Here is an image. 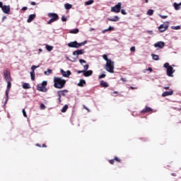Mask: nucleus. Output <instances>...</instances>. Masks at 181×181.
<instances>
[{
	"label": "nucleus",
	"mask_w": 181,
	"mask_h": 181,
	"mask_svg": "<svg viewBox=\"0 0 181 181\" xmlns=\"http://www.w3.org/2000/svg\"><path fill=\"white\" fill-rule=\"evenodd\" d=\"M66 86V80L59 77L54 78V87L55 88H63Z\"/></svg>",
	"instance_id": "obj_1"
},
{
	"label": "nucleus",
	"mask_w": 181,
	"mask_h": 181,
	"mask_svg": "<svg viewBox=\"0 0 181 181\" xmlns=\"http://www.w3.org/2000/svg\"><path fill=\"white\" fill-rule=\"evenodd\" d=\"M163 67L165 69H167V76H168V77H173V73H175V69H173V66H170L169 63L166 62L163 64Z\"/></svg>",
	"instance_id": "obj_2"
},
{
	"label": "nucleus",
	"mask_w": 181,
	"mask_h": 181,
	"mask_svg": "<svg viewBox=\"0 0 181 181\" xmlns=\"http://www.w3.org/2000/svg\"><path fill=\"white\" fill-rule=\"evenodd\" d=\"M86 43H87V40H85L81 43L77 42V41H74L68 43V47H74L75 49H78V47H81V46H84V45H86Z\"/></svg>",
	"instance_id": "obj_3"
},
{
	"label": "nucleus",
	"mask_w": 181,
	"mask_h": 181,
	"mask_svg": "<svg viewBox=\"0 0 181 181\" xmlns=\"http://www.w3.org/2000/svg\"><path fill=\"white\" fill-rule=\"evenodd\" d=\"M48 18H50L49 21L47 22L48 25H52L53 22L59 21V15L56 13H49L47 14Z\"/></svg>",
	"instance_id": "obj_4"
},
{
	"label": "nucleus",
	"mask_w": 181,
	"mask_h": 181,
	"mask_svg": "<svg viewBox=\"0 0 181 181\" xmlns=\"http://www.w3.org/2000/svg\"><path fill=\"white\" fill-rule=\"evenodd\" d=\"M46 86H47V81H44L42 82V83H40L37 86V90L38 91H42V93H46L47 91Z\"/></svg>",
	"instance_id": "obj_5"
},
{
	"label": "nucleus",
	"mask_w": 181,
	"mask_h": 181,
	"mask_svg": "<svg viewBox=\"0 0 181 181\" xmlns=\"http://www.w3.org/2000/svg\"><path fill=\"white\" fill-rule=\"evenodd\" d=\"M105 69L109 73H114V65H112V61H108L106 62V64L105 66Z\"/></svg>",
	"instance_id": "obj_6"
},
{
	"label": "nucleus",
	"mask_w": 181,
	"mask_h": 181,
	"mask_svg": "<svg viewBox=\"0 0 181 181\" xmlns=\"http://www.w3.org/2000/svg\"><path fill=\"white\" fill-rule=\"evenodd\" d=\"M12 81H6L7 83V88H6V101H8V100H9V91H11V88L12 87V83H11Z\"/></svg>",
	"instance_id": "obj_7"
},
{
	"label": "nucleus",
	"mask_w": 181,
	"mask_h": 181,
	"mask_svg": "<svg viewBox=\"0 0 181 181\" xmlns=\"http://www.w3.org/2000/svg\"><path fill=\"white\" fill-rule=\"evenodd\" d=\"M4 80L6 81H12V77L11 76V72L8 70L4 71Z\"/></svg>",
	"instance_id": "obj_8"
},
{
	"label": "nucleus",
	"mask_w": 181,
	"mask_h": 181,
	"mask_svg": "<svg viewBox=\"0 0 181 181\" xmlns=\"http://www.w3.org/2000/svg\"><path fill=\"white\" fill-rule=\"evenodd\" d=\"M38 67H39V65L38 66L33 65L31 67L30 76H31L32 81H35V70H36V69H37Z\"/></svg>",
	"instance_id": "obj_9"
},
{
	"label": "nucleus",
	"mask_w": 181,
	"mask_h": 181,
	"mask_svg": "<svg viewBox=\"0 0 181 181\" xmlns=\"http://www.w3.org/2000/svg\"><path fill=\"white\" fill-rule=\"evenodd\" d=\"M168 28H169V24H162L158 27V30L162 33L168 30Z\"/></svg>",
	"instance_id": "obj_10"
},
{
	"label": "nucleus",
	"mask_w": 181,
	"mask_h": 181,
	"mask_svg": "<svg viewBox=\"0 0 181 181\" xmlns=\"http://www.w3.org/2000/svg\"><path fill=\"white\" fill-rule=\"evenodd\" d=\"M1 11H3L4 13L9 15L11 12V6L4 5V7L1 8Z\"/></svg>",
	"instance_id": "obj_11"
},
{
	"label": "nucleus",
	"mask_w": 181,
	"mask_h": 181,
	"mask_svg": "<svg viewBox=\"0 0 181 181\" xmlns=\"http://www.w3.org/2000/svg\"><path fill=\"white\" fill-rule=\"evenodd\" d=\"M121 6H122L121 2L118 3L116 6H115L114 12H115L116 13L121 12Z\"/></svg>",
	"instance_id": "obj_12"
},
{
	"label": "nucleus",
	"mask_w": 181,
	"mask_h": 181,
	"mask_svg": "<svg viewBox=\"0 0 181 181\" xmlns=\"http://www.w3.org/2000/svg\"><path fill=\"white\" fill-rule=\"evenodd\" d=\"M154 47H159V49H163V47H165V43L162 41H159L154 44Z\"/></svg>",
	"instance_id": "obj_13"
},
{
	"label": "nucleus",
	"mask_w": 181,
	"mask_h": 181,
	"mask_svg": "<svg viewBox=\"0 0 181 181\" xmlns=\"http://www.w3.org/2000/svg\"><path fill=\"white\" fill-rule=\"evenodd\" d=\"M141 114H146V112H153V110L149 107H146L141 111Z\"/></svg>",
	"instance_id": "obj_14"
},
{
	"label": "nucleus",
	"mask_w": 181,
	"mask_h": 181,
	"mask_svg": "<svg viewBox=\"0 0 181 181\" xmlns=\"http://www.w3.org/2000/svg\"><path fill=\"white\" fill-rule=\"evenodd\" d=\"M80 54H84V49H77L73 52L74 56H80Z\"/></svg>",
	"instance_id": "obj_15"
},
{
	"label": "nucleus",
	"mask_w": 181,
	"mask_h": 181,
	"mask_svg": "<svg viewBox=\"0 0 181 181\" xmlns=\"http://www.w3.org/2000/svg\"><path fill=\"white\" fill-rule=\"evenodd\" d=\"M61 73L64 77H69L71 74V71H64L63 69L61 70Z\"/></svg>",
	"instance_id": "obj_16"
},
{
	"label": "nucleus",
	"mask_w": 181,
	"mask_h": 181,
	"mask_svg": "<svg viewBox=\"0 0 181 181\" xmlns=\"http://www.w3.org/2000/svg\"><path fill=\"white\" fill-rule=\"evenodd\" d=\"M173 95V90L165 91L162 93V97H168V95Z\"/></svg>",
	"instance_id": "obj_17"
},
{
	"label": "nucleus",
	"mask_w": 181,
	"mask_h": 181,
	"mask_svg": "<svg viewBox=\"0 0 181 181\" xmlns=\"http://www.w3.org/2000/svg\"><path fill=\"white\" fill-rule=\"evenodd\" d=\"M65 93H69V90H59L57 92L58 97H62V95H63L64 97L66 95Z\"/></svg>",
	"instance_id": "obj_18"
},
{
	"label": "nucleus",
	"mask_w": 181,
	"mask_h": 181,
	"mask_svg": "<svg viewBox=\"0 0 181 181\" xmlns=\"http://www.w3.org/2000/svg\"><path fill=\"white\" fill-rule=\"evenodd\" d=\"M35 18H36V14L30 15L27 20L28 23H30V22H32L35 19Z\"/></svg>",
	"instance_id": "obj_19"
},
{
	"label": "nucleus",
	"mask_w": 181,
	"mask_h": 181,
	"mask_svg": "<svg viewBox=\"0 0 181 181\" xmlns=\"http://www.w3.org/2000/svg\"><path fill=\"white\" fill-rule=\"evenodd\" d=\"M93 74V71L91 70L89 71H83V76L85 77H90Z\"/></svg>",
	"instance_id": "obj_20"
},
{
	"label": "nucleus",
	"mask_w": 181,
	"mask_h": 181,
	"mask_svg": "<svg viewBox=\"0 0 181 181\" xmlns=\"http://www.w3.org/2000/svg\"><path fill=\"white\" fill-rule=\"evenodd\" d=\"M100 86H101V87H104L105 88H107V87H108V83L104 81H101Z\"/></svg>",
	"instance_id": "obj_21"
},
{
	"label": "nucleus",
	"mask_w": 181,
	"mask_h": 181,
	"mask_svg": "<svg viewBox=\"0 0 181 181\" xmlns=\"http://www.w3.org/2000/svg\"><path fill=\"white\" fill-rule=\"evenodd\" d=\"M78 86L79 87H84V86H86V81L83 80V79H81L80 82L78 83Z\"/></svg>",
	"instance_id": "obj_22"
},
{
	"label": "nucleus",
	"mask_w": 181,
	"mask_h": 181,
	"mask_svg": "<svg viewBox=\"0 0 181 181\" xmlns=\"http://www.w3.org/2000/svg\"><path fill=\"white\" fill-rule=\"evenodd\" d=\"M23 88H24V90H28V89L30 88V85L28 83H24L23 84Z\"/></svg>",
	"instance_id": "obj_23"
},
{
	"label": "nucleus",
	"mask_w": 181,
	"mask_h": 181,
	"mask_svg": "<svg viewBox=\"0 0 181 181\" xmlns=\"http://www.w3.org/2000/svg\"><path fill=\"white\" fill-rule=\"evenodd\" d=\"M180 3L177 4V3H174L173 6L175 9V11H179V9H180Z\"/></svg>",
	"instance_id": "obj_24"
},
{
	"label": "nucleus",
	"mask_w": 181,
	"mask_h": 181,
	"mask_svg": "<svg viewBox=\"0 0 181 181\" xmlns=\"http://www.w3.org/2000/svg\"><path fill=\"white\" fill-rule=\"evenodd\" d=\"M79 30L78 28H75L74 30H71L69 31V33H71L73 35H77V33H78Z\"/></svg>",
	"instance_id": "obj_25"
},
{
	"label": "nucleus",
	"mask_w": 181,
	"mask_h": 181,
	"mask_svg": "<svg viewBox=\"0 0 181 181\" xmlns=\"http://www.w3.org/2000/svg\"><path fill=\"white\" fill-rule=\"evenodd\" d=\"M64 7H65V9H71V8H73V5L69 3H66L64 4Z\"/></svg>",
	"instance_id": "obj_26"
},
{
	"label": "nucleus",
	"mask_w": 181,
	"mask_h": 181,
	"mask_svg": "<svg viewBox=\"0 0 181 181\" xmlns=\"http://www.w3.org/2000/svg\"><path fill=\"white\" fill-rule=\"evenodd\" d=\"M52 73H53V71L50 69H48L47 71L44 72V74H45V76H49V74H52Z\"/></svg>",
	"instance_id": "obj_27"
},
{
	"label": "nucleus",
	"mask_w": 181,
	"mask_h": 181,
	"mask_svg": "<svg viewBox=\"0 0 181 181\" xmlns=\"http://www.w3.org/2000/svg\"><path fill=\"white\" fill-rule=\"evenodd\" d=\"M151 57H152L153 60H156V61L159 60V56L158 55H156L155 54H152Z\"/></svg>",
	"instance_id": "obj_28"
},
{
	"label": "nucleus",
	"mask_w": 181,
	"mask_h": 181,
	"mask_svg": "<svg viewBox=\"0 0 181 181\" xmlns=\"http://www.w3.org/2000/svg\"><path fill=\"white\" fill-rule=\"evenodd\" d=\"M68 109H69V105H65L62 109V112H66V111H67Z\"/></svg>",
	"instance_id": "obj_29"
},
{
	"label": "nucleus",
	"mask_w": 181,
	"mask_h": 181,
	"mask_svg": "<svg viewBox=\"0 0 181 181\" xmlns=\"http://www.w3.org/2000/svg\"><path fill=\"white\" fill-rule=\"evenodd\" d=\"M92 4H94V0H89L86 2H85V5H86V6L92 5Z\"/></svg>",
	"instance_id": "obj_30"
},
{
	"label": "nucleus",
	"mask_w": 181,
	"mask_h": 181,
	"mask_svg": "<svg viewBox=\"0 0 181 181\" xmlns=\"http://www.w3.org/2000/svg\"><path fill=\"white\" fill-rule=\"evenodd\" d=\"M46 49L48 52H52L53 50V47L50 45H46Z\"/></svg>",
	"instance_id": "obj_31"
},
{
	"label": "nucleus",
	"mask_w": 181,
	"mask_h": 181,
	"mask_svg": "<svg viewBox=\"0 0 181 181\" xmlns=\"http://www.w3.org/2000/svg\"><path fill=\"white\" fill-rule=\"evenodd\" d=\"M147 15H148L149 16H152V15H153V10L150 9L147 11Z\"/></svg>",
	"instance_id": "obj_32"
},
{
	"label": "nucleus",
	"mask_w": 181,
	"mask_h": 181,
	"mask_svg": "<svg viewBox=\"0 0 181 181\" xmlns=\"http://www.w3.org/2000/svg\"><path fill=\"white\" fill-rule=\"evenodd\" d=\"M103 58L104 59V60H105L107 62L111 61V59H108V57H107V54H104L103 56Z\"/></svg>",
	"instance_id": "obj_33"
},
{
	"label": "nucleus",
	"mask_w": 181,
	"mask_h": 181,
	"mask_svg": "<svg viewBox=\"0 0 181 181\" xmlns=\"http://www.w3.org/2000/svg\"><path fill=\"white\" fill-rule=\"evenodd\" d=\"M172 29H174L175 30H179V29H180V26L177 25V26H173L171 27Z\"/></svg>",
	"instance_id": "obj_34"
},
{
	"label": "nucleus",
	"mask_w": 181,
	"mask_h": 181,
	"mask_svg": "<svg viewBox=\"0 0 181 181\" xmlns=\"http://www.w3.org/2000/svg\"><path fill=\"white\" fill-rule=\"evenodd\" d=\"M88 67H90V66L88 64L85 65L83 66V69H84L83 71L88 70Z\"/></svg>",
	"instance_id": "obj_35"
},
{
	"label": "nucleus",
	"mask_w": 181,
	"mask_h": 181,
	"mask_svg": "<svg viewBox=\"0 0 181 181\" xmlns=\"http://www.w3.org/2000/svg\"><path fill=\"white\" fill-rule=\"evenodd\" d=\"M118 21H119V17L118 16H115L114 17V22H118Z\"/></svg>",
	"instance_id": "obj_36"
},
{
	"label": "nucleus",
	"mask_w": 181,
	"mask_h": 181,
	"mask_svg": "<svg viewBox=\"0 0 181 181\" xmlns=\"http://www.w3.org/2000/svg\"><path fill=\"white\" fill-rule=\"evenodd\" d=\"M115 160H116V162H119V163H121V160L118 157H115Z\"/></svg>",
	"instance_id": "obj_37"
},
{
	"label": "nucleus",
	"mask_w": 181,
	"mask_h": 181,
	"mask_svg": "<svg viewBox=\"0 0 181 181\" xmlns=\"http://www.w3.org/2000/svg\"><path fill=\"white\" fill-rule=\"evenodd\" d=\"M40 108H41V110H45V108H46V105H45V104L42 103L40 105Z\"/></svg>",
	"instance_id": "obj_38"
},
{
	"label": "nucleus",
	"mask_w": 181,
	"mask_h": 181,
	"mask_svg": "<svg viewBox=\"0 0 181 181\" xmlns=\"http://www.w3.org/2000/svg\"><path fill=\"white\" fill-rule=\"evenodd\" d=\"M23 116H24L25 118H28V115H26V112L25 111V109H23Z\"/></svg>",
	"instance_id": "obj_39"
},
{
	"label": "nucleus",
	"mask_w": 181,
	"mask_h": 181,
	"mask_svg": "<svg viewBox=\"0 0 181 181\" xmlns=\"http://www.w3.org/2000/svg\"><path fill=\"white\" fill-rule=\"evenodd\" d=\"M112 27H109L108 29H106L105 30H103V33H105V32H108V30H112Z\"/></svg>",
	"instance_id": "obj_40"
},
{
	"label": "nucleus",
	"mask_w": 181,
	"mask_h": 181,
	"mask_svg": "<svg viewBox=\"0 0 181 181\" xmlns=\"http://www.w3.org/2000/svg\"><path fill=\"white\" fill-rule=\"evenodd\" d=\"M79 63H81V64H83V63H87V62H86V60L84 59H79Z\"/></svg>",
	"instance_id": "obj_41"
},
{
	"label": "nucleus",
	"mask_w": 181,
	"mask_h": 181,
	"mask_svg": "<svg viewBox=\"0 0 181 181\" xmlns=\"http://www.w3.org/2000/svg\"><path fill=\"white\" fill-rule=\"evenodd\" d=\"M105 74H102L99 76V78H104L105 77Z\"/></svg>",
	"instance_id": "obj_42"
},
{
	"label": "nucleus",
	"mask_w": 181,
	"mask_h": 181,
	"mask_svg": "<svg viewBox=\"0 0 181 181\" xmlns=\"http://www.w3.org/2000/svg\"><path fill=\"white\" fill-rule=\"evenodd\" d=\"M62 22H66L67 21V18L64 16H63L62 17Z\"/></svg>",
	"instance_id": "obj_43"
},
{
	"label": "nucleus",
	"mask_w": 181,
	"mask_h": 181,
	"mask_svg": "<svg viewBox=\"0 0 181 181\" xmlns=\"http://www.w3.org/2000/svg\"><path fill=\"white\" fill-rule=\"evenodd\" d=\"M121 13H122V15H127V11H125V10H124V9H122V10H121Z\"/></svg>",
	"instance_id": "obj_44"
},
{
	"label": "nucleus",
	"mask_w": 181,
	"mask_h": 181,
	"mask_svg": "<svg viewBox=\"0 0 181 181\" xmlns=\"http://www.w3.org/2000/svg\"><path fill=\"white\" fill-rule=\"evenodd\" d=\"M160 18L162 19H166V18H168V16H162V15H160Z\"/></svg>",
	"instance_id": "obj_45"
},
{
	"label": "nucleus",
	"mask_w": 181,
	"mask_h": 181,
	"mask_svg": "<svg viewBox=\"0 0 181 181\" xmlns=\"http://www.w3.org/2000/svg\"><path fill=\"white\" fill-rule=\"evenodd\" d=\"M4 6H4V4L1 1H0V8L2 9Z\"/></svg>",
	"instance_id": "obj_46"
},
{
	"label": "nucleus",
	"mask_w": 181,
	"mask_h": 181,
	"mask_svg": "<svg viewBox=\"0 0 181 181\" xmlns=\"http://www.w3.org/2000/svg\"><path fill=\"white\" fill-rule=\"evenodd\" d=\"M131 52H135V47H132L130 48Z\"/></svg>",
	"instance_id": "obj_47"
},
{
	"label": "nucleus",
	"mask_w": 181,
	"mask_h": 181,
	"mask_svg": "<svg viewBox=\"0 0 181 181\" xmlns=\"http://www.w3.org/2000/svg\"><path fill=\"white\" fill-rule=\"evenodd\" d=\"M109 162L111 165H114V160L112 159V160H109Z\"/></svg>",
	"instance_id": "obj_48"
},
{
	"label": "nucleus",
	"mask_w": 181,
	"mask_h": 181,
	"mask_svg": "<svg viewBox=\"0 0 181 181\" xmlns=\"http://www.w3.org/2000/svg\"><path fill=\"white\" fill-rule=\"evenodd\" d=\"M76 73H78V74H80L81 73H84V71L78 70V71H76Z\"/></svg>",
	"instance_id": "obj_49"
},
{
	"label": "nucleus",
	"mask_w": 181,
	"mask_h": 181,
	"mask_svg": "<svg viewBox=\"0 0 181 181\" xmlns=\"http://www.w3.org/2000/svg\"><path fill=\"white\" fill-rule=\"evenodd\" d=\"M83 108L85 110H86L87 111L90 112V110L88 107H86V105H83Z\"/></svg>",
	"instance_id": "obj_50"
},
{
	"label": "nucleus",
	"mask_w": 181,
	"mask_h": 181,
	"mask_svg": "<svg viewBox=\"0 0 181 181\" xmlns=\"http://www.w3.org/2000/svg\"><path fill=\"white\" fill-rule=\"evenodd\" d=\"M122 81H124V83L127 82V78H121Z\"/></svg>",
	"instance_id": "obj_51"
},
{
	"label": "nucleus",
	"mask_w": 181,
	"mask_h": 181,
	"mask_svg": "<svg viewBox=\"0 0 181 181\" xmlns=\"http://www.w3.org/2000/svg\"><path fill=\"white\" fill-rule=\"evenodd\" d=\"M30 5L35 6V5H36V2H35V1H31V2H30Z\"/></svg>",
	"instance_id": "obj_52"
},
{
	"label": "nucleus",
	"mask_w": 181,
	"mask_h": 181,
	"mask_svg": "<svg viewBox=\"0 0 181 181\" xmlns=\"http://www.w3.org/2000/svg\"><path fill=\"white\" fill-rule=\"evenodd\" d=\"M22 11H28V7H23Z\"/></svg>",
	"instance_id": "obj_53"
},
{
	"label": "nucleus",
	"mask_w": 181,
	"mask_h": 181,
	"mask_svg": "<svg viewBox=\"0 0 181 181\" xmlns=\"http://www.w3.org/2000/svg\"><path fill=\"white\" fill-rule=\"evenodd\" d=\"M148 71H151V72L153 71V69H152V68H151V67H149V68L148 69Z\"/></svg>",
	"instance_id": "obj_54"
},
{
	"label": "nucleus",
	"mask_w": 181,
	"mask_h": 181,
	"mask_svg": "<svg viewBox=\"0 0 181 181\" xmlns=\"http://www.w3.org/2000/svg\"><path fill=\"white\" fill-rule=\"evenodd\" d=\"M130 88H131V90H136L137 88H135L134 86H131Z\"/></svg>",
	"instance_id": "obj_55"
},
{
	"label": "nucleus",
	"mask_w": 181,
	"mask_h": 181,
	"mask_svg": "<svg viewBox=\"0 0 181 181\" xmlns=\"http://www.w3.org/2000/svg\"><path fill=\"white\" fill-rule=\"evenodd\" d=\"M58 100H59V103H62V97L59 96Z\"/></svg>",
	"instance_id": "obj_56"
},
{
	"label": "nucleus",
	"mask_w": 181,
	"mask_h": 181,
	"mask_svg": "<svg viewBox=\"0 0 181 181\" xmlns=\"http://www.w3.org/2000/svg\"><path fill=\"white\" fill-rule=\"evenodd\" d=\"M164 90H169V86L164 87Z\"/></svg>",
	"instance_id": "obj_57"
},
{
	"label": "nucleus",
	"mask_w": 181,
	"mask_h": 181,
	"mask_svg": "<svg viewBox=\"0 0 181 181\" xmlns=\"http://www.w3.org/2000/svg\"><path fill=\"white\" fill-rule=\"evenodd\" d=\"M171 176H176V173H171Z\"/></svg>",
	"instance_id": "obj_58"
},
{
	"label": "nucleus",
	"mask_w": 181,
	"mask_h": 181,
	"mask_svg": "<svg viewBox=\"0 0 181 181\" xmlns=\"http://www.w3.org/2000/svg\"><path fill=\"white\" fill-rule=\"evenodd\" d=\"M47 146H46V144H42V148H47Z\"/></svg>",
	"instance_id": "obj_59"
},
{
	"label": "nucleus",
	"mask_w": 181,
	"mask_h": 181,
	"mask_svg": "<svg viewBox=\"0 0 181 181\" xmlns=\"http://www.w3.org/2000/svg\"><path fill=\"white\" fill-rule=\"evenodd\" d=\"M111 11H112V12H114V7H112V8H111Z\"/></svg>",
	"instance_id": "obj_60"
},
{
	"label": "nucleus",
	"mask_w": 181,
	"mask_h": 181,
	"mask_svg": "<svg viewBox=\"0 0 181 181\" xmlns=\"http://www.w3.org/2000/svg\"><path fill=\"white\" fill-rule=\"evenodd\" d=\"M36 146H39L40 148L41 147L40 144H37Z\"/></svg>",
	"instance_id": "obj_61"
},
{
	"label": "nucleus",
	"mask_w": 181,
	"mask_h": 181,
	"mask_svg": "<svg viewBox=\"0 0 181 181\" xmlns=\"http://www.w3.org/2000/svg\"><path fill=\"white\" fill-rule=\"evenodd\" d=\"M145 2H146V4H148V2H149V1L148 0H145Z\"/></svg>",
	"instance_id": "obj_62"
},
{
	"label": "nucleus",
	"mask_w": 181,
	"mask_h": 181,
	"mask_svg": "<svg viewBox=\"0 0 181 181\" xmlns=\"http://www.w3.org/2000/svg\"><path fill=\"white\" fill-rule=\"evenodd\" d=\"M112 21H114V18L111 19Z\"/></svg>",
	"instance_id": "obj_63"
},
{
	"label": "nucleus",
	"mask_w": 181,
	"mask_h": 181,
	"mask_svg": "<svg viewBox=\"0 0 181 181\" xmlns=\"http://www.w3.org/2000/svg\"><path fill=\"white\" fill-rule=\"evenodd\" d=\"M39 50H40V52H42V49H40Z\"/></svg>",
	"instance_id": "obj_64"
}]
</instances>
